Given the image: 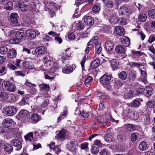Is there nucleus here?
I'll use <instances>...</instances> for the list:
<instances>
[{"label":"nucleus","instance_id":"obj_1","mask_svg":"<svg viewBox=\"0 0 155 155\" xmlns=\"http://www.w3.org/2000/svg\"><path fill=\"white\" fill-rule=\"evenodd\" d=\"M15 38L11 39L9 41L10 44H17L25 40V36L23 32L17 31L15 34Z\"/></svg>","mask_w":155,"mask_h":155},{"label":"nucleus","instance_id":"obj_2","mask_svg":"<svg viewBox=\"0 0 155 155\" xmlns=\"http://www.w3.org/2000/svg\"><path fill=\"white\" fill-rule=\"evenodd\" d=\"M2 86L4 90L10 92H14L16 88L14 85L8 81H3Z\"/></svg>","mask_w":155,"mask_h":155},{"label":"nucleus","instance_id":"obj_3","mask_svg":"<svg viewBox=\"0 0 155 155\" xmlns=\"http://www.w3.org/2000/svg\"><path fill=\"white\" fill-rule=\"evenodd\" d=\"M111 75H108L107 73H106L100 78V81L103 85H107L111 81Z\"/></svg>","mask_w":155,"mask_h":155},{"label":"nucleus","instance_id":"obj_4","mask_svg":"<svg viewBox=\"0 0 155 155\" xmlns=\"http://www.w3.org/2000/svg\"><path fill=\"white\" fill-rule=\"evenodd\" d=\"M6 114L9 116H12L15 115L17 112L16 107L14 106H9L5 109Z\"/></svg>","mask_w":155,"mask_h":155},{"label":"nucleus","instance_id":"obj_5","mask_svg":"<svg viewBox=\"0 0 155 155\" xmlns=\"http://www.w3.org/2000/svg\"><path fill=\"white\" fill-rule=\"evenodd\" d=\"M30 115V113L25 110H21L18 113V116L20 117L25 120H28L29 118Z\"/></svg>","mask_w":155,"mask_h":155},{"label":"nucleus","instance_id":"obj_6","mask_svg":"<svg viewBox=\"0 0 155 155\" xmlns=\"http://www.w3.org/2000/svg\"><path fill=\"white\" fill-rule=\"evenodd\" d=\"M11 145L15 147H17L16 150H20L22 147V144L20 140L17 139H13L10 141Z\"/></svg>","mask_w":155,"mask_h":155},{"label":"nucleus","instance_id":"obj_7","mask_svg":"<svg viewBox=\"0 0 155 155\" xmlns=\"http://www.w3.org/2000/svg\"><path fill=\"white\" fill-rule=\"evenodd\" d=\"M18 16L17 13H12L10 15L11 21L15 26H18L20 25L18 22Z\"/></svg>","mask_w":155,"mask_h":155},{"label":"nucleus","instance_id":"obj_8","mask_svg":"<svg viewBox=\"0 0 155 155\" xmlns=\"http://www.w3.org/2000/svg\"><path fill=\"white\" fill-rule=\"evenodd\" d=\"M67 130H61L59 131L56 135V137L59 140L62 141L65 139L66 136V132Z\"/></svg>","mask_w":155,"mask_h":155},{"label":"nucleus","instance_id":"obj_9","mask_svg":"<svg viewBox=\"0 0 155 155\" xmlns=\"http://www.w3.org/2000/svg\"><path fill=\"white\" fill-rule=\"evenodd\" d=\"M13 122V121L11 119L6 118L3 120L2 124L6 128L10 129V127Z\"/></svg>","mask_w":155,"mask_h":155},{"label":"nucleus","instance_id":"obj_10","mask_svg":"<svg viewBox=\"0 0 155 155\" xmlns=\"http://www.w3.org/2000/svg\"><path fill=\"white\" fill-rule=\"evenodd\" d=\"M144 95L147 97L150 96L153 94L152 88L150 86L146 87L143 90Z\"/></svg>","mask_w":155,"mask_h":155},{"label":"nucleus","instance_id":"obj_11","mask_svg":"<svg viewBox=\"0 0 155 155\" xmlns=\"http://www.w3.org/2000/svg\"><path fill=\"white\" fill-rule=\"evenodd\" d=\"M3 148L4 150L8 154L11 153L13 150V147L10 143L5 144L3 146Z\"/></svg>","mask_w":155,"mask_h":155},{"label":"nucleus","instance_id":"obj_12","mask_svg":"<svg viewBox=\"0 0 155 155\" xmlns=\"http://www.w3.org/2000/svg\"><path fill=\"white\" fill-rule=\"evenodd\" d=\"M109 20L110 23L112 25H115L119 22V18L115 14L110 16Z\"/></svg>","mask_w":155,"mask_h":155},{"label":"nucleus","instance_id":"obj_13","mask_svg":"<svg viewBox=\"0 0 155 155\" xmlns=\"http://www.w3.org/2000/svg\"><path fill=\"white\" fill-rule=\"evenodd\" d=\"M84 22L87 25L91 26L94 23V21L92 18L89 16H85L84 18Z\"/></svg>","mask_w":155,"mask_h":155},{"label":"nucleus","instance_id":"obj_14","mask_svg":"<svg viewBox=\"0 0 155 155\" xmlns=\"http://www.w3.org/2000/svg\"><path fill=\"white\" fill-rule=\"evenodd\" d=\"M31 119L32 123L35 124L38 122L41 119V117L37 114H32L31 117Z\"/></svg>","mask_w":155,"mask_h":155},{"label":"nucleus","instance_id":"obj_15","mask_svg":"<svg viewBox=\"0 0 155 155\" xmlns=\"http://www.w3.org/2000/svg\"><path fill=\"white\" fill-rule=\"evenodd\" d=\"M25 33L27 36L30 38L31 39L34 38L36 35V31L30 29L27 30Z\"/></svg>","mask_w":155,"mask_h":155},{"label":"nucleus","instance_id":"obj_16","mask_svg":"<svg viewBox=\"0 0 155 155\" xmlns=\"http://www.w3.org/2000/svg\"><path fill=\"white\" fill-rule=\"evenodd\" d=\"M115 51L118 54H124L125 53L126 49L123 46L121 45H118L115 48Z\"/></svg>","mask_w":155,"mask_h":155},{"label":"nucleus","instance_id":"obj_17","mask_svg":"<svg viewBox=\"0 0 155 155\" xmlns=\"http://www.w3.org/2000/svg\"><path fill=\"white\" fill-rule=\"evenodd\" d=\"M114 45V43L111 40H108L106 43V48L108 51H110L113 50Z\"/></svg>","mask_w":155,"mask_h":155},{"label":"nucleus","instance_id":"obj_18","mask_svg":"<svg viewBox=\"0 0 155 155\" xmlns=\"http://www.w3.org/2000/svg\"><path fill=\"white\" fill-rule=\"evenodd\" d=\"M22 65L24 68L29 69L34 68V66L31 61H25L22 63Z\"/></svg>","mask_w":155,"mask_h":155},{"label":"nucleus","instance_id":"obj_19","mask_svg":"<svg viewBox=\"0 0 155 155\" xmlns=\"http://www.w3.org/2000/svg\"><path fill=\"white\" fill-rule=\"evenodd\" d=\"M119 14L121 15L126 14V15H129V11L128 8L122 6L120 7L118 10Z\"/></svg>","mask_w":155,"mask_h":155},{"label":"nucleus","instance_id":"obj_20","mask_svg":"<svg viewBox=\"0 0 155 155\" xmlns=\"http://www.w3.org/2000/svg\"><path fill=\"white\" fill-rule=\"evenodd\" d=\"M43 3L45 5V9L46 11L50 8L52 6H55L56 4L55 3L50 2H48L47 0H44Z\"/></svg>","mask_w":155,"mask_h":155},{"label":"nucleus","instance_id":"obj_21","mask_svg":"<svg viewBox=\"0 0 155 155\" xmlns=\"http://www.w3.org/2000/svg\"><path fill=\"white\" fill-rule=\"evenodd\" d=\"M115 33L119 35H123L124 34V28L120 26H117L115 28Z\"/></svg>","mask_w":155,"mask_h":155},{"label":"nucleus","instance_id":"obj_22","mask_svg":"<svg viewBox=\"0 0 155 155\" xmlns=\"http://www.w3.org/2000/svg\"><path fill=\"white\" fill-rule=\"evenodd\" d=\"M98 38L96 36L94 37L93 38L91 39L90 41L87 44V46H90L91 45H96L98 44H100V43L98 41Z\"/></svg>","mask_w":155,"mask_h":155},{"label":"nucleus","instance_id":"obj_23","mask_svg":"<svg viewBox=\"0 0 155 155\" xmlns=\"http://www.w3.org/2000/svg\"><path fill=\"white\" fill-rule=\"evenodd\" d=\"M49 59V57H46L44 59L43 62L46 67L50 68H51L50 66L51 64H53V62Z\"/></svg>","mask_w":155,"mask_h":155},{"label":"nucleus","instance_id":"obj_24","mask_svg":"<svg viewBox=\"0 0 155 155\" xmlns=\"http://www.w3.org/2000/svg\"><path fill=\"white\" fill-rule=\"evenodd\" d=\"M45 49L44 47L41 46L37 48L35 50L36 54L38 55H41L45 52Z\"/></svg>","mask_w":155,"mask_h":155},{"label":"nucleus","instance_id":"obj_25","mask_svg":"<svg viewBox=\"0 0 155 155\" xmlns=\"http://www.w3.org/2000/svg\"><path fill=\"white\" fill-rule=\"evenodd\" d=\"M121 42L124 46L128 47L130 44V40L128 38L125 37L122 38Z\"/></svg>","mask_w":155,"mask_h":155},{"label":"nucleus","instance_id":"obj_26","mask_svg":"<svg viewBox=\"0 0 155 155\" xmlns=\"http://www.w3.org/2000/svg\"><path fill=\"white\" fill-rule=\"evenodd\" d=\"M63 72L66 74H69L73 71V68L71 66H65L62 70Z\"/></svg>","mask_w":155,"mask_h":155},{"label":"nucleus","instance_id":"obj_27","mask_svg":"<svg viewBox=\"0 0 155 155\" xmlns=\"http://www.w3.org/2000/svg\"><path fill=\"white\" fill-rule=\"evenodd\" d=\"M104 138L105 140L109 143H110L113 141V136L110 133H108L105 134Z\"/></svg>","mask_w":155,"mask_h":155},{"label":"nucleus","instance_id":"obj_28","mask_svg":"<svg viewBox=\"0 0 155 155\" xmlns=\"http://www.w3.org/2000/svg\"><path fill=\"white\" fill-rule=\"evenodd\" d=\"M16 55V51L15 50H11L8 51L7 57L9 58L12 59L15 58Z\"/></svg>","mask_w":155,"mask_h":155},{"label":"nucleus","instance_id":"obj_29","mask_svg":"<svg viewBox=\"0 0 155 155\" xmlns=\"http://www.w3.org/2000/svg\"><path fill=\"white\" fill-rule=\"evenodd\" d=\"M110 64L112 68L115 70L118 68L119 62L117 60H113L111 61Z\"/></svg>","mask_w":155,"mask_h":155},{"label":"nucleus","instance_id":"obj_30","mask_svg":"<svg viewBox=\"0 0 155 155\" xmlns=\"http://www.w3.org/2000/svg\"><path fill=\"white\" fill-rule=\"evenodd\" d=\"M100 61L98 59H96L93 61L91 65V68L92 69H95L99 66Z\"/></svg>","mask_w":155,"mask_h":155},{"label":"nucleus","instance_id":"obj_31","mask_svg":"<svg viewBox=\"0 0 155 155\" xmlns=\"http://www.w3.org/2000/svg\"><path fill=\"white\" fill-rule=\"evenodd\" d=\"M8 94L5 92H2L0 95V101H4L8 99Z\"/></svg>","mask_w":155,"mask_h":155},{"label":"nucleus","instance_id":"obj_32","mask_svg":"<svg viewBox=\"0 0 155 155\" xmlns=\"http://www.w3.org/2000/svg\"><path fill=\"white\" fill-rule=\"evenodd\" d=\"M119 78L122 80H125L127 78V74L126 72L124 71H122L118 74Z\"/></svg>","mask_w":155,"mask_h":155},{"label":"nucleus","instance_id":"obj_33","mask_svg":"<svg viewBox=\"0 0 155 155\" xmlns=\"http://www.w3.org/2000/svg\"><path fill=\"white\" fill-rule=\"evenodd\" d=\"M147 18L146 15L145 14H141L139 15L138 17V20L140 22H144Z\"/></svg>","mask_w":155,"mask_h":155},{"label":"nucleus","instance_id":"obj_34","mask_svg":"<svg viewBox=\"0 0 155 155\" xmlns=\"http://www.w3.org/2000/svg\"><path fill=\"white\" fill-rule=\"evenodd\" d=\"M139 148L140 150L143 151L145 150L147 148L146 142L144 141L141 142L139 145Z\"/></svg>","mask_w":155,"mask_h":155},{"label":"nucleus","instance_id":"obj_35","mask_svg":"<svg viewBox=\"0 0 155 155\" xmlns=\"http://www.w3.org/2000/svg\"><path fill=\"white\" fill-rule=\"evenodd\" d=\"M133 90H130L126 93L124 94V97L126 99H130L133 97Z\"/></svg>","mask_w":155,"mask_h":155},{"label":"nucleus","instance_id":"obj_36","mask_svg":"<svg viewBox=\"0 0 155 155\" xmlns=\"http://www.w3.org/2000/svg\"><path fill=\"white\" fill-rule=\"evenodd\" d=\"M148 15L151 19H155V9H151L148 11Z\"/></svg>","mask_w":155,"mask_h":155},{"label":"nucleus","instance_id":"obj_37","mask_svg":"<svg viewBox=\"0 0 155 155\" xmlns=\"http://www.w3.org/2000/svg\"><path fill=\"white\" fill-rule=\"evenodd\" d=\"M25 137L26 141L31 142L32 139H33V133L32 132H30Z\"/></svg>","mask_w":155,"mask_h":155},{"label":"nucleus","instance_id":"obj_38","mask_svg":"<svg viewBox=\"0 0 155 155\" xmlns=\"http://www.w3.org/2000/svg\"><path fill=\"white\" fill-rule=\"evenodd\" d=\"M125 126L127 130L130 131H134L136 129L135 126L133 124H126Z\"/></svg>","mask_w":155,"mask_h":155},{"label":"nucleus","instance_id":"obj_39","mask_svg":"<svg viewBox=\"0 0 155 155\" xmlns=\"http://www.w3.org/2000/svg\"><path fill=\"white\" fill-rule=\"evenodd\" d=\"M67 48L65 50L64 52H63V55L62 56L63 58H68L70 57L71 56V53L69 51V49Z\"/></svg>","mask_w":155,"mask_h":155},{"label":"nucleus","instance_id":"obj_40","mask_svg":"<svg viewBox=\"0 0 155 155\" xmlns=\"http://www.w3.org/2000/svg\"><path fill=\"white\" fill-rule=\"evenodd\" d=\"M95 52L98 54H100L102 51V47L101 43L98 44L95 46Z\"/></svg>","mask_w":155,"mask_h":155},{"label":"nucleus","instance_id":"obj_41","mask_svg":"<svg viewBox=\"0 0 155 155\" xmlns=\"http://www.w3.org/2000/svg\"><path fill=\"white\" fill-rule=\"evenodd\" d=\"M40 88L42 90L48 91L50 89V87L47 84H43L41 85Z\"/></svg>","mask_w":155,"mask_h":155},{"label":"nucleus","instance_id":"obj_42","mask_svg":"<svg viewBox=\"0 0 155 155\" xmlns=\"http://www.w3.org/2000/svg\"><path fill=\"white\" fill-rule=\"evenodd\" d=\"M115 3L112 1L110 0L107 1L105 4V5L107 8H112L114 6Z\"/></svg>","mask_w":155,"mask_h":155},{"label":"nucleus","instance_id":"obj_43","mask_svg":"<svg viewBox=\"0 0 155 155\" xmlns=\"http://www.w3.org/2000/svg\"><path fill=\"white\" fill-rule=\"evenodd\" d=\"M10 131V129L6 128L3 126L0 127V133L2 134L8 132Z\"/></svg>","mask_w":155,"mask_h":155},{"label":"nucleus","instance_id":"obj_44","mask_svg":"<svg viewBox=\"0 0 155 155\" xmlns=\"http://www.w3.org/2000/svg\"><path fill=\"white\" fill-rule=\"evenodd\" d=\"M100 6L99 5H95L92 8V11L94 13L98 12L100 10Z\"/></svg>","mask_w":155,"mask_h":155},{"label":"nucleus","instance_id":"obj_45","mask_svg":"<svg viewBox=\"0 0 155 155\" xmlns=\"http://www.w3.org/2000/svg\"><path fill=\"white\" fill-rule=\"evenodd\" d=\"M7 31V32H5V34L6 35L8 36L9 37L14 36L15 35V34L16 32L14 30L8 31Z\"/></svg>","mask_w":155,"mask_h":155},{"label":"nucleus","instance_id":"obj_46","mask_svg":"<svg viewBox=\"0 0 155 155\" xmlns=\"http://www.w3.org/2000/svg\"><path fill=\"white\" fill-rule=\"evenodd\" d=\"M140 102L137 99L134 100L131 103V105L134 107H138L140 105Z\"/></svg>","mask_w":155,"mask_h":155},{"label":"nucleus","instance_id":"obj_47","mask_svg":"<svg viewBox=\"0 0 155 155\" xmlns=\"http://www.w3.org/2000/svg\"><path fill=\"white\" fill-rule=\"evenodd\" d=\"M84 27V25L81 22H79L76 25V28L77 30H81Z\"/></svg>","mask_w":155,"mask_h":155},{"label":"nucleus","instance_id":"obj_48","mask_svg":"<svg viewBox=\"0 0 155 155\" xmlns=\"http://www.w3.org/2000/svg\"><path fill=\"white\" fill-rule=\"evenodd\" d=\"M8 101L10 102H12L16 101V97L14 94H11L9 95V96H8Z\"/></svg>","mask_w":155,"mask_h":155},{"label":"nucleus","instance_id":"obj_49","mask_svg":"<svg viewBox=\"0 0 155 155\" xmlns=\"http://www.w3.org/2000/svg\"><path fill=\"white\" fill-rule=\"evenodd\" d=\"M66 38L67 39V38L69 40H74L75 37V36L73 32L69 33L66 35Z\"/></svg>","mask_w":155,"mask_h":155},{"label":"nucleus","instance_id":"obj_50","mask_svg":"<svg viewBox=\"0 0 155 155\" xmlns=\"http://www.w3.org/2000/svg\"><path fill=\"white\" fill-rule=\"evenodd\" d=\"M133 56H134L135 58H138L140 56L142 55V52L140 51H133Z\"/></svg>","mask_w":155,"mask_h":155},{"label":"nucleus","instance_id":"obj_51","mask_svg":"<svg viewBox=\"0 0 155 155\" xmlns=\"http://www.w3.org/2000/svg\"><path fill=\"white\" fill-rule=\"evenodd\" d=\"M8 51V48L6 46H4L0 48V52L2 54H5Z\"/></svg>","mask_w":155,"mask_h":155},{"label":"nucleus","instance_id":"obj_52","mask_svg":"<svg viewBox=\"0 0 155 155\" xmlns=\"http://www.w3.org/2000/svg\"><path fill=\"white\" fill-rule=\"evenodd\" d=\"M13 4L11 2H9L7 3L5 6V8L6 9L10 10L12 9Z\"/></svg>","mask_w":155,"mask_h":155},{"label":"nucleus","instance_id":"obj_53","mask_svg":"<svg viewBox=\"0 0 155 155\" xmlns=\"http://www.w3.org/2000/svg\"><path fill=\"white\" fill-rule=\"evenodd\" d=\"M67 148L70 150H73L75 149V146L73 142H71L69 144L67 145Z\"/></svg>","mask_w":155,"mask_h":155},{"label":"nucleus","instance_id":"obj_54","mask_svg":"<svg viewBox=\"0 0 155 155\" xmlns=\"http://www.w3.org/2000/svg\"><path fill=\"white\" fill-rule=\"evenodd\" d=\"M49 104V99H46L42 103L41 105V107L43 108L45 107H47V105H48Z\"/></svg>","mask_w":155,"mask_h":155},{"label":"nucleus","instance_id":"obj_55","mask_svg":"<svg viewBox=\"0 0 155 155\" xmlns=\"http://www.w3.org/2000/svg\"><path fill=\"white\" fill-rule=\"evenodd\" d=\"M98 149L96 147H93L91 150V152L94 154H95L99 152Z\"/></svg>","mask_w":155,"mask_h":155},{"label":"nucleus","instance_id":"obj_56","mask_svg":"<svg viewBox=\"0 0 155 155\" xmlns=\"http://www.w3.org/2000/svg\"><path fill=\"white\" fill-rule=\"evenodd\" d=\"M130 139L132 142L134 143L137 139V135L135 133H132L131 135Z\"/></svg>","mask_w":155,"mask_h":155},{"label":"nucleus","instance_id":"obj_57","mask_svg":"<svg viewBox=\"0 0 155 155\" xmlns=\"http://www.w3.org/2000/svg\"><path fill=\"white\" fill-rule=\"evenodd\" d=\"M136 77V75L135 74H130L129 79L130 81H134Z\"/></svg>","mask_w":155,"mask_h":155},{"label":"nucleus","instance_id":"obj_58","mask_svg":"<svg viewBox=\"0 0 155 155\" xmlns=\"http://www.w3.org/2000/svg\"><path fill=\"white\" fill-rule=\"evenodd\" d=\"M29 99V98L28 97H24L21 101V104L23 105H25L26 104H27Z\"/></svg>","mask_w":155,"mask_h":155},{"label":"nucleus","instance_id":"obj_59","mask_svg":"<svg viewBox=\"0 0 155 155\" xmlns=\"http://www.w3.org/2000/svg\"><path fill=\"white\" fill-rule=\"evenodd\" d=\"M131 68H132L134 67H138L140 66L141 65L140 64H139L135 62H131L129 63V64Z\"/></svg>","mask_w":155,"mask_h":155},{"label":"nucleus","instance_id":"obj_60","mask_svg":"<svg viewBox=\"0 0 155 155\" xmlns=\"http://www.w3.org/2000/svg\"><path fill=\"white\" fill-rule=\"evenodd\" d=\"M93 79V78L91 76L87 77V78L85 79L84 84L85 85H87V84L91 82Z\"/></svg>","mask_w":155,"mask_h":155},{"label":"nucleus","instance_id":"obj_61","mask_svg":"<svg viewBox=\"0 0 155 155\" xmlns=\"http://www.w3.org/2000/svg\"><path fill=\"white\" fill-rule=\"evenodd\" d=\"M50 68L52 71L54 72L58 69V66L57 64H54L53 67Z\"/></svg>","mask_w":155,"mask_h":155},{"label":"nucleus","instance_id":"obj_62","mask_svg":"<svg viewBox=\"0 0 155 155\" xmlns=\"http://www.w3.org/2000/svg\"><path fill=\"white\" fill-rule=\"evenodd\" d=\"M7 67L11 70H15L17 68V67L11 63L8 64Z\"/></svg>","mask_w":155,"mask_h":155},{"label":"nucleus","instance_id":"obj_63","mask_svg":"<svg viewBox=\"0 0 155 155\" xmlns=\"http://www.w3.org/2000/svg\"><path fill=\"white\" fill-rule=\"evenodd\" d=\"M67 114V111L66 110H64L63 112V113L59 117H61V120H62L66 117Z\"/></svg>","mask_w":155,"mask_h":155},{"label":"nucleus","instance_id":"obj_64","mask_svg":"<svg viewBox=\"0 0 155 155\" xmlns=\"http://www.w3.org/2000/svg\"><path fill=\"white\" fill-rule=\"evenodd\" d=\"M81 114L84 118H87L89 115L88 113L84 111H82V112H81Z\"/></svg>","mask_w":155,"mask_h":155}]
</instances>
